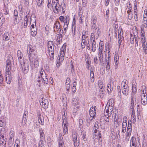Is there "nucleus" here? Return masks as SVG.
Returning <instances> with one entry per match:
<instances>
[{
	"label": "nucleus",
	"instance_id": "aec40b11",
	"mask_svg": "<svg viewBox=\"0 0 147 147\" xmlns=\"http://www.w3.org/2000/svg\"><path fill=\"white\" fill-rule=\"evenodd\" d=\"M3 40H5V41L9 40L10 38V37L9 34L8 32H6L3 35Z\"/></svg>",
	"mask_w": 147,
	"mask_h": 147
},
{
	"label": "nucleus",
	"instance_id": "ea45409f",
	"mask_svg": "<svg viewBox=\"0 0 147 147\" xmlns=\"http://www.w3.org/2000/svg\"><path fill=\"white\" fill-rule=\"evenodd\" d=\"M134 19L136 21H137L138 20V17L137 12H136V11L135 9L134 11Z\"/></svg>",
	"mask_w": 147,
	"mask_h": 147
},
{
	"label": "nucleus",
	"instance_id": "ddd939ff",
	"mask_svg": "<svg viewBox=\"0 0 147 147\" xmlns=\"http://www.w3.org/2000/svg\"><path fill=\"white\" fill-rule=\"evenodd\" d=\"M37 117L41 125H43L44 123V118L40 112H38Z\"/></svg>",
	"mask_w": 147,
	"mask_h": 147
},
{
	"label": "nucleus",
	"instance_id": "0e129e2a",
	"mask_svg": "<svg viewBox=\"0 0 147 147\" xmlns=\"http://www.w3.org/2000/svg\"><path fill=\"white\" fill-rule=\"evenodd\" d=\"M98 142H102V139L101 138V135L100 133V132H99V133H98Z\"/></svg>",
	"mask_w": 147,
	"mask_h": 147
},
{
	"label": "nucleus",
	"instance_id": "37998d69",
	"mask_svg": "<svg viewBox=\"0 0 147 147\" xmlns=\"http://www.w3.org/2000/svg\"><path fill=\"white\" fill-rule=\"evenodd\" d=\"M100 96L101 97L102 96L103 97V94H104L105 92V90H104V89L103 88H100Z\"/></svg>",
	"mask_w": 147,
	"mask_h": 147
},
{
	"label": "nucleus",
	"instance_id": "f3484780",
	"mask_svg": "<svg viewBox=\"0 0 147 147\" xmlns=\"http://www.w3.org/2000/svg\"><path fill=\"white\" fill-rule=\"evenodd\" d=\"M60 24L59 22H55L53 26L54 31L57 32L60 29Z\"/></svg>",
	"mask_w": 147,
	"mask_h": 147
},
{
	"label": "nucleus",
	"instance_id": "de8ad7c7",
	"mask_svg": "<svg viewBox=\"0 0 147 147\" xmlns=\"http://www.w3.org/2000/svg\"><path fill=\"white\" fill-rule=\"evenodd\" d=\"M60 56L61 57V61H63L64 58V55H65V52L62 51H60Z\"/></svg>",
	"mask_w": 147,
	"mask_h": 147
},
{
	"label": "nucleus",
	"instance_id": "9d476101",
	"mask_svg": "<svg viewBox=\"0 0 147 147\" xmlns=\"http://www.w3.org/2000/svg\"><path fill=\"white\" fill-rule=\"evenodd\" d=\"M34 48V47H33L31 45H28V46L27 53L30 60V57L31 55L30 53H32L35 51Z\"/></svg>",
	"mask_w": 147,
	"mask_h": 147
},
{
	"label": "nucleus",
	"instance_id": "79ce46f5",
	"mask_svg": "<svg viewBox=\"0 0 147 147\" xmlns=\"http://www.w3.org/2000/svg\"><path fill=\"white\" fill-rule=\"evenodd\" d=\"M144 27L141 26L140 28L141 31L140 35L145 36V32L144 30Z\"/></svg>",
	"mask_w": 147,
	"mask_h": 147
},
{
	"label": "nucleus",
	"instance_id": "a878e982",
	"mask_svg": "<svg viewBox=\"0 0 147 147\" xmlns=\"http://www.w3.org/2000/svg\"><path fill=\"white\" fill-rule=\"evenodd\" d=\"M83 13V11L81 12L80 10L79 12V19L80 21V23H82L83 22V17H84V16H82Z\"/></svg>",
	"mask_w": 147,
	"mask_h": 147
},
{
	"label": "nucleus",
	"instance_id": "2eb2a0df",
	"mask_svg": "<svg viewBox=\"0 0 147 147\" xmlns=\"http://www.w3.org/2000/svg\"><path fill=\"white\" fill-rule=\"evenodd\" d=\"M58 142L59 144V147H64V146L63 142V138L61 134H59Z\"/></svg>",
	"mask_w": 147,
	"mask_h": 147
},
{
	"label": "nucleus",
	"instance_id": "72a5a7b5",
	"mask_svg": "<svg viewBox=\"0 0 147 147\" xmlns=\"http://www.w3.org/2000/svg\"><path fill=\"white\" fill-rule=\"evenodd\" d=\"M63 126V131L64 134H65L68 133V128L66 125V124L64 123Z\"/></svg>",
	"mask_w": 147,
	"mask_h": 147
},
{
	"label": "nucleus",
	"instance_id": "c03bdc74",
	"mask_svg": "<svg viewBox=\"0 0 147 147\" xmlns=\"http://www.w3.org/2000/svg\"><path fill=\"white\" fill-rule=\"evenodd\" d=\"M129 89H123L122 92L124 95H128V94Z\"/></svg>",
	"mask_w": 147,
	"mask_h": 147
},
{
	"label": "nucleus",
	"instance_id": "473e14b6",
	"mask_svg": "<svg viewBox=\"0 0 147 147\" xmlns=\"http://www.w3.org/2000/svg\"><path fill=\"white\" fill-rule=\"evenodd\" d=\"M13 18L15 24H17L19 23V20L18 19V16H13Z\"/></svg>",
	"mask_w": 147,
	"mask_h": 147
},
{
	"label": "nucleus",
	"instance_id": "49530a36",
	"mask_svg": "<svg viewBox=\"0 0 147 147\" xmlns=\"http://www.w3.org/2000/svg\"><path fill=\"white\" fill-rule=\"evenodd\" d=\"M132 92L134 94H135L137 90L136 85L135 84H133V83H132Z\"/></svg>",
	"mask_w": 147,
	"mask_h": 147
},
{
	"label": "nucleus",
	"instance_id": "5701e85b",
	"mask_svg": "<svg viewBox=\"0 0 147 147\" xmlns=\"http://www.w3.org/2000/svg\"><path fill=\"white\" fill-rule=\"evenodd\" d=\"M145 28H146L147 27V17L144 16L143 17V19L142 21V24L141 26Z\"/></svg>",
	"mask_w": 147,
	"mask_h": 147
},
{
	"label": "nucleus",
	"instance_id": "f8f14e48",
	"mask_svg": "<svg viewBox=\"0 0 147 147\" xmlns=\"http://www.w3.org/2000/svg\"><path fill=\"white\" fill-rule=\"evenodd\" d=\"M97 19L95 17L92 18L91 19V29H94L96 27H97L96 26Z\"/></svg>",
	"mask_w": 147,
	"mask_h": 147
},
{
	"label": "nucleus",
	"instance_id": "1a4fd4ad",
	"mask_svg": "<svg viewBox=\"0 0 147 147\" xmlns=\"http://www.w3.org/2000/svg\"><path fill=\"white\" fill-rule=\"evenodd\" d=\"M47 47L48 51L50 53L51 52H52V53H54V45L53 41H49L48 42Z\"/></svg>",
	"mask_w": 147,
	"mask_h": 147
},
{
	"label": "nucleus",
	"instance_id": "b1692460",
	"mask_svg": "<svg viewBox=\"0 0 147 147\" xmlns=\"http://www.w3.org/2000/svg\"><path fill=\"white\" fill-rule=\"evenodd\" d=\"M98 56L99 61L101 62L103 60L102 51L98 50Z\"/></svg>",
	"mask_w": 147,
	"mask_h": 147
},
{
	"label": "nucleus",
	"instance_id": "4c0bfd02",
	"mask_svg": "<svg viewBox=\"0 0 147 147\" xmlns=\"http://www.w3.org/2000/svg\"><path fill=\"white\" fill-rule=\"evenodd\" d=\"M134 38L135 40V46L136 47H137L138 46V36L134 35Z\"/></svg>",
	"mask_w": 147,
	"mask_h": 147
},
{
	"label": "nucleus",
	"instance_id": "a18cd8bd",
	"mask_svg": "<svg viewBox=\"0 0 147 147\" xmlns=\"http://www.w3.org/2000/svg\"><path fill=\"white\" fill-rule=\"evenodd\" d=\"M90 74V80L93 83L94 80V72H92Z\"/></svg>",
	"mask_w": 147,
	"mask_h": 147
},
{
	"label": "nucleus",
	"instance_id": "58836bf2",
	"mask_svg": "<svg viewBox=\"0 0 147 147\" xmlns=\"http://www.w3.org/2000/svg\"><path fill=\"white\" fill-rule=\"evenodd\" d=\"M67 115H65V112H64V114L62 115V119L63 120V124L64 123L66 124L67 122V118L66 117Z\"/></svg>",
	"mask_w": 147,
	"mask_h": 147
},
{
	"label": "nucleus",
	"instance_id": "c9c22d12",
	"mask_svg": "<svg viewBox=\"0 0 147 147\" xmlns=\"http://www.w3.org/2000/svg\"><path fill=\"white\" fill-rule=\"evenodd\" d=\"M136 97L134 95H132L131 96L130 103L135 104L136 102Z\"/></svg>",
	"mask_w": 147,
	"mask_h": 147
},
{
	"label": "nucleus",
	"instance_id": "6e6552de",
	"mask_svg": "<svg viewBox=\"0 0 147 147\" xmlns=\"http://www.w3.org/2000/svg\"><path fill=\"white\" fill-rule=\"evenodd\" d=\"M40 105L44 109H46L48 107L49 102L46 99L42 98L39 100Z\"/></svg>",
	"mask_w": 147,
	"mask_h": 147
},
{
	"label": "nucleus",
	"instance_id": "4d7b16f0",
	"mask_svg": "<svg viewBox=\"0 0 147 147\" xmlns=\"http://www.w3.org/2000/svg\"><path fill=\"white\" fill-rule=\"evenodd\" d=\"M132 131L131 125L130 126L128 125L127 127V133H131Z\"/></svg>",
	"mask_w": 147,
	"mask_h": 147
},
{
	"label": "nucleus",
	"instance_id": "cd10ccee",
	"mask_svg": "<svg viewBox=\"0 0 147 147\" xmlns=\"http://www.w3.org/2000/svg\"><path fill=\"white\" fill-rule=\"evenodd\" d=\"M107 44V46H106V51L107 50V49L108 50V57H106L105 58H109V59H111V53H110V49H109V43H108L106 44V45Z\"/></svg>",
	"mask_w": 147,
	"mask_h": 147
},
{
	"label": "nucleus",
	"instance_id": "bf43d9fd",
	"mask_svg": "<svg viewBox=\"0 0 147 147\" xmlns=\"http://www.w3.org/2000/svg\"><path fill=\"white\" fill-rule=\"evenodd\" d=\"M45 139H40L38 144V146H44L43 145V141Z\"/></svg>",
	"mask_w": 147,
	"mask_h": 147
},
{
	"label": "nucleus",
	"instance_id": "bb28decb",
	"mask_svg": "<svg viewBox=\"0 0 147 147\" xmlns=\"http://www.w3.org/2000/svg\"><path fill=\"white\" fill-rule=\"evenodd\" d=\"M39 132L40 139L45 140V134L42 128L39 129Z\"/></svg>",
	"mask_w": 147,
	"mask_h": 147
},
{
	"label": "nucleus",
	"instance_id": "423d86ee",
	"mask_svg": "<svg viewBox=\"0 0 147 147\" xmlns=\"http://www.w3.org/2000/svg\"><path fill=\"white\" fill-rule=\"evenodd\" d=\"M20 64L22 67V70L23 73H27L29 69V64L28 63V62H24V61H23V63Z\"/></svg>",
	"mask_w": 147,
	"mask_h": 147
},
{
	"label": "nucleus",
	"instance_id": "f257e3e1",
	"mask_svg": "<svg viewBox=\"0 0 147 147\" xmlns=\"http://www.w3.org/2000/svg\"><path fill=\"white\" fill-rule=\"evenodd\" d=\"M51 5L54 13L58 14L61 12V11L63 13H65L66 10V5L64 3L60 5L59 0H52Z\"/></svg>",
	"mask_w": 147,
	"mask_h": 147
},
{
	"label": "nucleus",
	"instance_id": "3c124183",
	"mask_svg": "<svg viewBox=\"0 0 147 147\" xmlns=\"http://www.w3.org/2000/svg\"><path fill=\"white\" fill-rule=\"evenodd\" d=\"M65 19H64V23L67 24H69V17L68 16H67L65 17Z\"/></svg>",
	"mask_w": 147,
	"mask_h": 147
},
{
	"label": "nucleus",
	"instance_id": "a211bd4d",
	"mask_svg": "<svg viewBox=\"0 0 147 147\" xmlns=\"http://www.w3.org/2000/svg\"><path fill=\"white\" fill-rule=\"evenodd\" d=\"M132 142V145L133 146L136 147L137 144V140L136 138L134 137H132L130 140V143Z\"/></svg>",
	"mask_w": 147,
	"mask_h": 147
},
{
	"label": "nucleus",
	"instance_id": "13d9d810",
	"mask_svg": "<svg viewBox=\"0 0 147 147\" xmlns=\"http://www.w3.org/2000/svg\"><path fill=\"white\" fill-rule=\"evenodd\" d=\"M86 125L88 127H90L91 125L90 122L89 121V120H88V119L87 118L86 120Z\"/></svg>",
	"mask_w": 147,
	"mask_h": 147
},
{
	"label": "nucleus",
	"instance_id": "69168bd1",
	"mask_svg": "<svg viewBox=\"0 0 147 147\" xmlns=\"http://www.w3.org/2000/svg\"><path fill=\"white\" fill-rule=\"evenodd\" d=\"M34 63L35 66L36 67L38 65L39 62L37 60L35 59L34 61Z\"/></svg>",
	"mask_w": 147,
	"mask_h": 147
},
{
	"label": "nucleus",
	"instance_id": "412c9836",
	"mask_svg": "<svg viewBox=\"0 0 147 147\" xmlns=\"http://www.w3.org/2000/svg\"><path fill=\"white\" fill-rule=\"evenodd\" d=\"M6 138H5L3 135L0 136V144H6Z\"/></svg>",
	"mask_w": 147,
	"mask_h": 147
},
{
	"label": "nucleus",
	"instance_id": "0eeeda50",
	"mask_svg": "<svg viewBox=\"0 0 147 147\" xmlns=\"http://www.w3.org/2000/svg\"><path fill=\"white\" fill-rule=\"evenodd\" d=\"M6 76L8 75L7 77L10 75V70L11 69V61L9 60H7L6 61Z\"/></svg>",
	"mask_w": 147,
	"mask_h": 147
},
{
	"label": "nucleus",
	"instance_id": "5fc2aeb1",
	"mask_svg": "<svg viewBox=\"0 0 147 147\" xmlns=\"http://www.w3.org/2000/svg\"><path fill=\"white\" fill-rule=\"evenodd\" d=\"M131 135V133H127L125 138V139L127 141H129Z\"/></svg>",
	"mask_w": 147,
	"mask_h": 147
},
{
	"label": "nucleus",
	"instance_id": "a19ab883",
	"mask_svg": "<svg viewBox=\"0 0 147 147\" xmlns=\"http://www.w3.org/2000/svg\"><path fill=\"white\" fill-rule=\"evenodd\" d=\"M43 0H37L36 2L38 6V7H41L43 3Z\"/></svg>",
	"mask_w": 147,
	"mask_h": 147
},
{
	"label": "nucleus",
	"instance_id": "09e8293b",
	"mask_svg": "<svg viewBox=\"0 0 147 147\" xmlns=\"http://www.w3.org/2000/svg\"><path fill=\"white\" fill-rule=\"evenodd\" d=\"M109 110L108 109H107L104 112V116H107L109 115H111V114L112 113V111H111L109 113L110 115H109Z\"/></svg>",
	"mask_w": 147,
	"mask_h": 147
},
{
	"label": "nucleus",
	"instance_id": "8fccbe9b",
	"mask_svg": "<svg viewBox=\"0 0 147 147\" xmlns=\"http://www.w3.org/2000/svg\"><path fill=\"white\" fill-rule=\"evenodd\" d=\"M98 84L100 88H103V83L101 80H98Z\"/></svg>",
	"mask_w": 147,
	"mask_h": 147
},
{
	"label": "nucleus",
	"instance_id": "c85d7f7f",
	"mask_svg": "<svg viewBox=\"0 0 147 147\" xmlns=\"http://www.w3.org/2000/svg\"><path fill=\"white\" fill-rule=\"evenodd\" d=\"M37 29L36 28L31 29V34L33 36H35L37 33Z\"/></svg>",
	"mask_w": 147,
	"mask_h": 147
},
{
	"label": "nucleus",
	"instance_id": "c756f323",
	"mask_svg": "<svg viewBox=\"0 0 147 147\" xmlns=\"http://www.w3.org/2000/svg\"><path fill=\"white\" fill-rule=\"evenodd\" d=\"M92 45L91 46V47L92 48L91 50L93 52H94L95 51L96 49L98 47V45L94 43H92Z\"/></svg>",
	"mask_w": 147,
	"mask_h": 147
},
{
	"label": "nucleus",
	"instance_id": "052dcab7",
	"mask_svg": "<svg viewBox=\"0 0 147 147\" xmlns=\"http://www.w3.org/2000/svg\"><path fill=\"white\" fill-rule=\"evenodd\" d=\"M79 128H81L83 124V121L82 119H80L79 120Z\"/></svg>",
	"mask_w": 147,
	"mask_h": 147
},
{
	"label": "nucleus",
	"instance_id": "39448f33",
	"mask_svg": "<svg viewBox=\"0 0 147 147\" xmlns=\"http://www.w3.org/2000/svg\"><path fill=\"white\" fill-rule=\"evenodd\" d=\"M144 93V90H143V93L141 94V101L142 104L143 105H146L147 104V96L146 94V90Z\"/></svg>",
	"mask_w": 147,
	"mask_h": 147
},
{
	"label": "nucleus",
	"instance_id": "f03ea898",
	"mask_svg": "<svg viewBox=\"0 0 147 147\" xmlns=\"http://www.w3.org/2000/svg\"><path fill=\"white\" fill-rule=\"evenodd\" d=\"M39 74L40 76H38L37 78V81L38 82H40L42 81L44 84H47L48 83V79L46 78V75L42 67L40 68L39 70Z\"/></svg>",
	"mask_w": 147,
	"mask_h": 147
},
{
	"label": "nucleus",
	"instance_id": "864d4df0",
	"mask_svg": "<svg viewBox=\"0 0 147 147\" xmlns=\"http://www.w3.org/2000/svg\"><path fill=\"white\" fill-rule=\"evenodd\" d=\"M20 141L18 139H17L16 140L15 145H16V147H20Z\"/></svg>",
	"mask_w": 147,
	"mask_h": 147
},
{
	"label": "nucleus",
	"instance_id": "680f3d73",
	"mask_svg": "<svg viewBox=\"0 0 147 147\" xmlns=\"http://www.w3.org/2000/svg\"><path fill=\"white\" fill-rule=\"evenodd\" d=\"M127 7L128 8V9H132V8L131 7V5L130 4V2H129L127 4Z\"/></svg>",
	"mask_w": 147,
	"mask_h": 147
},
{
	"label": "nucleus",
	"instance_id": "7c9ffc66",
	"mask_svg": "<svg viewBox=\"0 0 147 147\" xmlns=\"http://www.w3.org/2000/svg\"><path fill=\"white\" fill-rule=\"evenodd\" d=\"M87 44V42L86 40H83L82 39L81 41V48L82 49H84L86 46V45Z\"/></svg>",
	"mask_w": 147,
	"mask_h": 147
},
{
	"label": "nucleus",
	"instance_id": "2f4dec72",
	"mask_svg": "<svg viewBox=\"0 0 147 147\" xmlns=\"http://www.w3.org/2000/svg\"><path fill=\"white\" fill-rule=\"evenodd\" d=\"M12 77L11 76H9V77L6 76L5 77V81L6 83L8 84H10L11 81Z\"/></svg>",
	"mask_w": 147,
	"mask_h": 147
},
{
	"label": "nucleus",
	"instance_id": "20e7f679",
	"mask_svg": "<svg viewBox=\"0 0 147 147\" xmlns=\"http://www.w3.org/2000/svg\"><path fill=\"white\" fill-rule=\"evenodd\" d=\"M72 136L74 146L78 147L80 144V141L79 139H77L76 133L75 132H73Z\"/></svg>",
	"mask_w": 147,
	"mask_h": 147
},
{
	"label": "nucleus",
	"instance_id": "f704fd0d",
	"mask_svg": "<svg viewBox=\"0 0 147 147\" xmlns=\"http://www.w3.org/2000/svg\"><path fill=\"white\" fill-rule=\"evenodd\" d=\"M131 114L132 118L134 120V122L135 121H136V117L135 113V110H133L131 111Z\"/></svg>",
	"mask_w": 147,
	"mask_h": 147
},
{
	"label": "nucleus",
	"instance_id": "4be33fe9",
	"mask_svg": "<svg viewBox=\"0 0 147 147\" xmlns=\"http://www.w3.org/2000/svg\"><path fill=\"white\" fill-rule=\"evenodd\" d=\"M113 89V88L111 86V82L110 83H109V84H107V90L109 94H111Z\"/></svg>",
	"mask_w": 147,
	"mask_h": 147
},
{
	"label": "nucleus",
	"instance_id": "774afa93",
	"mask_svg": "<svg viewBox=\"0 0 147 147\" xmlns=\"http://www.w3.org/2000/svg\"><path fill=\"white\" fill-rule=\"evenodd\" d=\"M103 46L102 44H99L98 50L103 51Z\"/></svg>",
	"mask_w": 147,
	"mask_h": 147
},
{
	"label": "nucleus",
	"instance_id": "338daca9",
	"mask_svg": "<svg viewBox=\"0 0 147 147\" xmlns=\"http://www.w3.org/2000/svg\"><path fill=\"white\" fill-rule=\"evenodd\" d=\"M70 80L69 78H67L66 80V82H65V85H70Z\"/></svg>",
	"mask_w": 147,
	"mask_h": 147
},
{
	"label": "nucleus",
	"instance_id": "6e6d98bb",
	"mask_svg": "<svg viewBox=\"0 0 147 147\" xmlns=\"http://www.w3.org/2000/svg\"><path fill=\"white\" fill-rule=\"evenodd\" d=\"M136 104L132 103H130L129 105L130 108L131 109V111L132 110H134V107L135 106Z\"/></svg>",
	"mask_w": 147,
	"mask_h": 147
},
{
	"label": "nucleus",
	"instance_id": "dca6fc26",
	"mask_svg": "<svg viewBox=\"0 0 147 147\" xmlns=\"http://www.w3.org/2000/svg\"><path fill=\"white\" fill-rule=\"evenodd\" d=\"M106 68L107 70H109L110 68L111 59L105 58Z\"/></svg>",
	"mask_w": 147,
	"mask_h": 147
},
{
	"label": "nucleus",
	"instance_id": "393cba45",
	"mask_svg": "<svg viewBox=\"0 0 147 147\" xmlns=\"http://www.w3.org/2000/svg\"><path fill=\"white\" fill-rule=\"evenodd\" d=\"M127 95H124L121 96V100L123 102H126L127 101L128 97Z\"/></svg>",
	"mask_w": 147,
	"mask_h": 147
},
{
	"label": "nucleus",
	"instance_id": "4468645a",
	"mask_svg": "<svg viewBox=\"0 0 147 147\" xmlns=\"http://www.w3.org/2000/svg\"><path fill=\"white\" fill-rule=\"evenodd\" d=\"M17 56L19 59V61L20 63H22L24 61L22 53L21 51L18 50L17 51Z\"/></svg>",
	"mask_w": 147,
	"mask_h": 147
},
{
	"label": "nucleus",
	"instance_id": "9b49d317",
	"mask_svg": "<svg viewBox=\"0 0 147 147\" xmlns=\"http://www.w3.org/2000/svg\"><path fill=\"white\" fill-rule=\"evenodd\" d=\"M13 131L12 132H11L9 134L10 138L8 142V145L9 147H11L13 146V144L14 139L13 138Z\"/></svg>",
	"mask_w": 147,
	"mask_h": 147
},
{
	"label": "nucleus",
	"instance_id": "7ed1b4c3",
	"mask_svg": "<svg viewBox=\"0 0 147 147\" xmlns=\"http://www.w3.org/2000/svg\"><path fill=\"white\" fill-rule=\"evenodd\" d=\"M93 30L92 33H91L90 40H92L93 37H95L96 40L100 36V31L98 27H96Z\"/></svg>",
	"mask_w": 147,
	"mask_h": 147
},
{
	"label": "nucleus",
	"instance_id": "603ef678",
	"mask_svg": "<svg viewBox=\"0 0 147 147\" xmlns=\"http://www.w3.org/2000/svg\"><path fill=\"white\" fill-rule=\"evenodd\" d=\"M82 134V140H83L84 141H86L87 139L86 138V133L83 132Z\"/></svg>",
	"mask_w": 147,
	"mask_h": 147
},
{
	"label": "nucleus",
	"instance_id": "e2e57ef3",
	"mask_svg": "<svg viewBox=\"0 0 147 147\" xmlns=\"http://www.w3.org/2000/svg\"><path fill=\"white\" fill-rule=\"evenodd\" d=\"M96 106H94V107H91L90 109V110H91L92 111L93 110V111H94V113H96Z\"/></svg>",
	"mask_w": 147,
	"mask_h": 147
},
{
	"label": "nucleus",
	"instance_id": "6ab92c4d",
	"mask_svg": "<svg viewBox=\"0 0 147 147\" xmlns=\"http://www.w3.org/2000/svg\"><path fill=\"white\" fill-rule=\"evenodd\" d=\"M18 90L19 91H24L25 90L24 86L22 85L21 80H18Z\"/></svg>",
	"mask_w": 147,
	"mask_h": 147
},
{
	"label": "nucleus",
	"instance_id": "e433bc0d",
	"mask_svg": "<svg viewBox=\"0 0 147 147\" xmlns=\"http://www.w3.org/2000/svg\"><path fill=\"white\" fill-rule=\"evenodd\" d=\"M140 36V42L142 43H143V42H146V38L145 36Z\"/></svg>",
	"mask_w": 147,
	"mask_h": 147
}]
</instances>
